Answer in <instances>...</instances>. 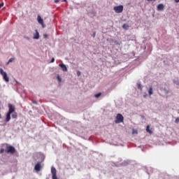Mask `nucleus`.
Here are the masks:
<instances>
[{"label": "nucleus", "instance_id": "obj_1", "mask_svg": "<svg viewBox=\"0 0 179 179\" xmlns=\"http://www.w3.org/2000/svg\"><path fill=\"white\" fill-rule=\"evenodd\" d=\"M8 112L6 114V122H9V121H10V114H13V113H15V106H13V105H12V103H9L8 104Z\"/></svg>", "mask_w": 179, "mask_h": 179}, {"label": "nucleus", "instance_id": "obj_2", "mask_svg": "<svg viewBox=\"0 0 179 179\" xmlns=\"http://www.w3.org/2000/svg\"><path fill=\"white\" fill-rule=\"evenodd\" d=\"M6 153H10V155H14V153H16V149L15 147L12 145H6V148L5 150Z\"/></svg>", "mask_w": 179, "mask_h": 179}, {"label": "nucleus", "instance_id": "obj_3", "mask_svg": "<svg viewBox=\"0 0 179 179\" xmlns=\"http://www.w3.org/2000/svg\"><path fill=\"white\" fill-rule=\"evenodd\" d=\"M115 124H121V122H124V116L120 113H118L116 116V120H115Z\"/></svg>", "mask_w": 179, "mask_h": 179}, {"label": "nucleus", "instance_id": "obj_4", "mask_svg": "<svg viewBox=\"0 0 179 179\" xmlns=\"http://www.w3.org/2000/svg\"><path fill=\"white\" fill-rule=\"evenodd\" d=\"M0 73L1 75H2L5 82H9V77H8V74L6 73V72L3 71V69H0Z\"/></svg>", "mask_w": 179, "mask_h": 179}, {"label": "nucleus", "instance_id": "obj_5", "mask_svg": "<svg viewBox=\"0 0 179 179\" xmlns=\"http://www.w3.org/2000/svg\"><path fill=\"white\" fill-rule=\"evenodd\" d=\"M113 9L116 13H122V10H124V6H115Z\"/></svg>", "mask_w": 179, "mask_h": 179}, {"label": "nucleus", "instance_id": "obj_6", "mask_svg": "<svg viewBox=\"0 0 179 179\" xmlns=\"http://www.w3.org/2000/svg\"><path fill=\"white\" fill-rule=\"evenodd\" d=\"M59 66H60V68L62 69V70L64 72H66L68 71V68L66 67V66L64 64H59Z\"/></svg>", "mask_w": 179, "mask_h": 179}, {"label": "nucleus", "instance_id": "obj_7", "mask_svg": "<svg viewBox=\"0 0 179 179\" xmlns=\"http://www.w3.org/2000/svg\"><path fill=\"white\" fill-rule=\"evenodd\" d=\"M34 169L36 171H40L41 170V164L40 162H38L34 167Z\"/></svg>", "mask_w": 179, "mask_h": 179}, {"label": "nucleus", "instance_id": "obj_8", "mask_svg": "<svg viewBox=\"0 0 179 179\" xmlns=\"http://www.w3.org/2000/svg\"><path fill=\"white\" fill-rule=\"evenodd\" d=\"M37 20L39 24H44V20H43V18H41V16L38 15Z\"/></svg>", "mask_w": 179, "mask_h": 179}, {"label": "nucleus", "instance_id": "obj_9", "mask_svg": "<svg viewBox=\"0 0 179 179\" xmlns=\"http://www.w3.org/2000/svg\"><path fill=\"white\" fill-rule=\"evenodd\" d=\"M40 38V34H38V31L36 30L35 34H34V39L38 40Z\"/></svg>", "mask_w": 179, "mask_h": 179}, {"label": "nucleus", "instance_id": "obj_10", "mask_svg": "<svg viewBox=\"0 0 179 179\" xmlns=\"http://www.w3.org/2000/svg\"><path fill=\"white\" fill-rule=\"evenodd\" d=\"M146 132L150 134V135H152L153 134V131L152 130H150V125H147V127H146Z\"/></svg>", "mask_w": 179, "mask_h": 179}, {"label": "nucleus", "instance_id": "obj_11", "mask_svg": "<svg viewBox=\"0 0 179 179\" xmlns=\"http://www.w3.org/2000/svg\"><path fill=\"white\" fill-rule=\"evenodd\" d=\"M157 10H164V5L163 4H159L157 7Z\"/></svg>", "mask_w": 179, "mask_h": 179}, {"label": "nucleus", "instance_id": "obj_12", "mask_svg": "<svg viewBox=\"0 0 179 179\" xmlns=\"http://www.w3.org/2000/svg\"><path fill=\"white\" fill-rule=\"evenodd\" d=\"M148 93L150 96H152V94H153V88L152 87L149 88Z\"/></svg>", "mask_w": 179, "mask_h": 179}, {"label": "nucleus", "instance_id": "obj_13", "mask_svg": "<svg viewBox=\"0 0 179 179\" xmlns=\"http://www.w3.org/2000/svg\"><path fill=\"white\" fill-rule=\"evenodd\" d=\"M122 28L124 29V30H128V29L129 28V26L127 24H124L122 25Z\"/></svg>", "mask_w": 179, "mask_h": 179}, {"label": "nucleus", "instance_id": "obj_14", "mask_svg": "<svg viewBox=\"0 0 179 179\" xmlns=\"http://www.w3.org/2000/svg\"><path fill=\"white\" fill-rule=\"evenodd\" d=\"M12 118H17V113L16 112L13 113Z\"/></svg>", "mask_w": 179, "mask_h": 179}, {"label": "nucleus", "instance_id": "obj_15", "mask_svg": "<svg viewBox=\"0 0 179 179\" xmlns=\"http://www.w3.org/2000/svg\"><path fill=\"white\" fill-rule=\"evenodd\" d=\"M100 96H101V92H99L98 94H96L94 95V97H96V99H99V97H100Z\"/></svg>", "mask_w": 179, "mask_h": 179}, {"label": "nucleus", "instance_id": "obj_16", "mask_svg": "<svg viewBox=\"0 0 179 179\" xmlns=\"http://www.w3.org/2000/svg\"><path fill=\"white\" fill-rule=\"evenodd\" d=\"M13 61H15V59L12 57L9 59L8 64H10V62H13Z\"/></svg>", "mask_w": 179, "mask_h": 179}, {"label": "nucleus", "instance_id": "obj_17", "mask_svg": "<svg viewBox=\"0 0 179 179\" xmlns=\"http://www.w3.org/2000/svg\"><path fill=\"white\" fill-rule=\"evenodd\" d=\"M132 134H138V131H137V130H135V129H133Z\"/></svg>", "mask_w": 179, "mask_h": 179}, {"label": "nucleus", "instance_id": "obj_18", "mask_svg": "<svg viewBox=\"0 0 179 179\" xmlns=\"http://www.w3.org/2000/svg\"><path fill=\"white\" fill-rule=\"evenodd\" d=\"M175 122H176V124H178V122H179V117H177V118L176 119Z\"/></svg>", "mask_w": 179, "mask_h": 179}, {"label": "nucleus", "instance_id": "obj_19", "mask_svg": "<svg viewBox=\"0 0 179 179\" xmlns=\"http://www.w3.org/2000/svg\"><path fill=\"white\" fill-rule=\"evenodd\" d=\"M3 152H5V149L1 148V149L0 150V153H3Z\"/></svg>", "mask_w": 179, "mask_h": 179}, {"label": "nucleus", "instance_id": "obj_20", "mask_svg": "<svg viewBox=\"0 0 179 179\" xmlns=\"http://www.w3.org/2000/svg\"><path fill=\"white\" fill-rule=\"evenodd\" d=\"M24 38H25L26 40H30V38L29 36H24Z\"/></svg>", "mask_w": 179, "mask_h": 179}, {"label": "nucleus", "instance_id": "obj_21", "mask_svg": "<svg viewBox=\"0 0 179 179\" xmlns=\"http://www.w3.org/2000/svg\"><path fill=\"white\" fill-rule=\"evenodd\" d=\"M55 59L54 57H52L50 62L52 63V62H55Z\"/></svg>", "mask_w": 179, "mask_h": 179}, {"label": "nucleus", "instance_id": "obj_22", "mask_svg": "<svg viewBox=\"0 0 179 179\" xmlns=\"http://www.w3.org/2000/svg\"><path fill=\"white\" fill-rule=\"evenodd\" d=\"M77 76H80V71H77Z\"/></svg>", "mask_w": 179, "mask_h": 179}, {"label": "nucleus", "instance_id": "obj_23", "mask_svg": "<svg viewBox=\"0 0 179 179\" xmlns=\"http://www.w3.org/2000/svg\"><path fill=\"white\" fill-rule=\"evenodd\" d=\"M2 6H3V3H0V9L1 8Z\"/></svg>", "mask_w": 179, "mask_h": 179}, {"label": "nucleus", "instance_id": "obj_24", "mask_svg": "<svg viewBox=\"0 0 179 179\" xmlns=\"http://www.w3.org/2000/svg\"><path fill=\"white\" fill-rule=\"evenodd\" d=\"M59 2V0H55V3H58Z\"/></svg>", "mask_w": 179, "mask_h": 179}, {"label": "nucleus", "instance_id": "obj_25", "mask_svg": "<svg viewBox=\"0 0 179 179\" xmlns=\"http://www.w3.org/2000/svg\"><path fill=\"white\" fill-rule=\"evenodd\" d=\"M57 79H58L59 82H61V78H59V76H57Z\"/></svg>", "mask_w": 179, "mask_h": 179}, {"label": "nucleus", "instance_id": "obj_26", "mask_svg": "<svg viewBox=\"0 0 179 179\" xmlns=\"http://www.w3.org/2000/svg\"><path fill=\"white\" fill-rule=\"evenodd\" d=\"M138 89H141V88L142 87V86L141 85V84H138Z\"/></svg>", "mask_w": 179, "mask_h": 179}, {"label": "nucleus", "instance_id": "obj_27", "mask_svg": "<svg viewBox=\"0 0 179 179\" xmlns=\"http://www.w3.org/2000/svg\"><path fill=\"white\" fill-rule=\"evenodd\" d=\"M44 37H45V38H47V37H48V35L44 34Z\"/></svg>", "mask_w": 179, "mask_h": 179}, {"label": "nucleus", "instance_id": "obj_28", "mask_svg": "<svg viewBox=\"0 0 179 179\" xmlns=\"http://www.w3.org/2000/svg\"><path fill=\"white\" fill-rule=\"evenodd\" d=\"M33 104H37V102L36 101H33Z\"/></svg>", "mask_w": 179, "mask_h": 179}, {"label": "nucleus", "instance_id": "obj_29", "mask_svg": "<svg viewBox=\"0 0 179 179\" xmlns=\"http://www.w3.org/2000/svg\"><path fill=\"white\" fill-rule=\"evenodd\" d=\"M175 2H176V3H178L179 0H175Z\"/></svg>", "mask_w": 179, "mask_h": 179}, {"label": "nucleus", "instance_id": "obj_30", "mask_svg": "<svg viewBox=\"0 0 179 179\" xmlns=\"http://www.w3.org/2000/svg\"><path fill=\"white\" fill-rule=\"evenodd\" d=\"M93 37H96V34H93Z\"/></svg>", "mask_w": 179, "mask_h": 179}, {"label": "nucleus", "instance_id": "obj_31", "mask_svg": "<svg viewBox=\"0 0 179 179\" xmlns=\"http://www.w3.org/2000/svg\"><path fill=\"white\" fill-rule=\"evenodd\" d=\"M2 118V115H1V113H0V120Z\"/></svg>", "mask_w": 179, "mask_h": 179}, {"label": "nucleus", "instance_id": "obj_32", "mask_svg": "<svg viewBox=\"0 0 179 179\" xmlns=\"http://www.w3.org/2000/svg\"><path fill=\"white\" fill-rule=\"evenodd\" d=\"M62 2H66V0H63Z\"/></svg>", "mask_w": 179, "mask_h": 179}, {"label": "nucleus", "instance_id": "obj_33", "mask_svg": "<svg viewBox=\"0 0 179 179\" xmlns=\"http://www.w3.org/2000/svg\"><path fill=\"white\" fill-rule=\"evenodd\" d=\"M148 1H156V0H148Z\"/></svg>", "mask_w": 179, "mask_h": 179}]
</instances>
